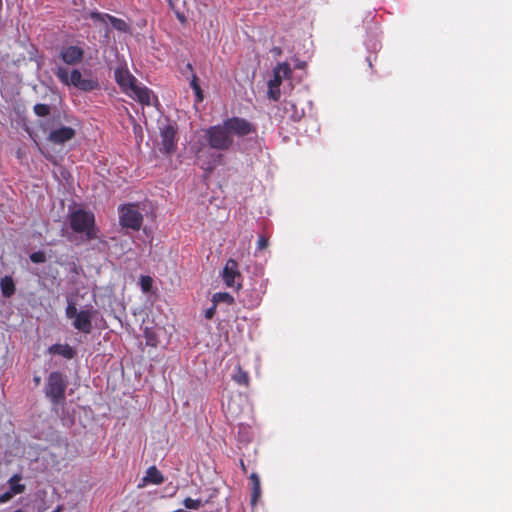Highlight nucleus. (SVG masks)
Wrapping results in <instances>:
<instances>
[{
  "label": "nucleus",
  "instance_id": "1",
  "mask_svg": "<svg viewBox=\"0 0 512 512\" xmlns=\"http://www.w3.org/2000/svg\"><path fill=\"white\" fill-rule=\"evenodd\" d=\"M206 144L217 151H228L234 145V138H244L257 133V127L243 117H229L220 124L203 130Z\"/></svg>",
  "mask_w": 512,
  "mask_h": 512
},
{
  "label": "nucleus",
  "instance_id": "35",
  "mask_svg": "<svg viewBox=\"0 0 512 512\" xmlns=\"http://www.w3.org/2000/svg\"><path fill=\"white\" fill-rule=\"evenodd\" d=\"M14 494L11 491H6L0 495V504H4L12 499Z\"/></svg>",
  "mask_w": 512,
  "mask_h": 512
},
{
  "label": "nucleus",
  "instance_id": "43",
  "mask_svg": "<svg viewBox=\"0 0 512 512\" xmlns=\"http://www.w3.org/2000/svg\"><path fill=\"white\" fill-rule=\"evenodd\" d=\"M305 65V63H299V65H297L298 68H303V66Z\"/></svg>",
  "mask_w": 512,
  "mask_h": 512
},
{
  "label": "nucleus",
  "instance_id": "23",
  "mask_svg": "<svg viewBox=\"0 0 512 512\" xmlns=\"http://www.w3.org/2000/svg\"><path fill=\"white\" fill-rule=\"evenodd\" d=\"M34 113L39 117H46L50 114V106L43 103H37L33 107Z\"/></svg>",
  "mask_w": 512,
  "mask_h": 512
},
{
  "label": "nucleus",
  "instance_id": "13",
  "mask_svg": "<svg viewBox=\"0 0 512 512\" xmlns=\"http://www.w3.org/2000/svg\"><path fill=\"white\" fill-rule=\"evenodd\" d=\"M151 90L147 87H141L137 83L130 89L128 95L139 101L143 105L151 104Z\"/></svg>",
  "mask_w": 512,
  "mask_h": 512
},
{
  "label": "nucleus",
  "instance_id": "20",
  "mask_svg": "<svg viewBox=\"0 0 512 512\" xmlns=\"http://www.w3.org/2000/svg\"><path fill=\"white\" fill-rule=\"evenodd\" d=\"M212 302L216 305L218 303H226L228 305H233L235 303V299L228 292H217L213 294Z\"/></svg>",
  "mask_w": 512,
  "mask_h": 512
},
{
  "label": "nucleus",
  "instance_id": "42",
  "mask_svg": "<svg viewBox=\"0 0 512 512\" xmlns=\"http://www.w3.org/2000/svg\"><path fill=\"white\" fill-rule=\"evenodd\" d=\"M201 152H202V150H201V149H199V150L197 151L196 156H197L198 158H200V157H201Z\"/></svg>",
  "mask_w": 512,
  "mask_h": 512
},
{
  "label": "nucleus",
  "instance_id": "10",
  "mask_svg": "<svg viewBox=\"0 0 512 512\" xmlns=\"http://www.w3.org/2000/svg\"><path fill=\"white\" fill-rule=\"evenodd\" d=\"M84 50L75 45L62 47L60 51V58L67 65H77L82 62L84 58Z\"/></svg>",
  "mask_w": 512,
  "mask_h": 512
},
{
  "label": "nucleus",
  "instance_id": "29",
  "mask_svg": "<svg viewBox=\"0 0 512 512\" xmlns=\"http://www.w3.org/2000/svg\"><path fill=\"white\" fill-rule=\"evenodd\" d=\"M30 260L33 263H44L46 261L45 253L42 251L34 252L30 255Z\"/></svg>",
  "mask_w": 512,
  "mask_h": 512
},
{
  "label": "nucleus",
  "instance_id": "18",
  "mask_svg": "<svg viewBox=\"0 0 512 512\" xmlns=\"http://www.w3.org/2000/svg\"><path fill=\"white\" fill-rule=\"evenodd\" d=\"M144 481L152 484L159 485L163 483L164 477L162 473L156 468V466H151L146 471V476L144 477Z\"/></svg>",
  "mask_w": 512,
  "mask_h": 512
},
{
  "label": "nucleus",
  "instance_id": "11",
  "mask_svg": "<svg viewBox=\"0 0 512 512\" xmlns=\"http://www.w3.org/2000/svg\"><path fill=\"white\" fill-rule=\"evenodd\" d=\"M161 150L166 154H170L175 151V136L176 129L172 125H167L161 129Z\"/></svg>",
  "mask_w": 512,
  "mask_h": 512
},
{
  "label": "nucleus",
  "instance_id": "27",
  "mask_svg": "<svg viewBox=\"0 0 512 512\" xmlns=\"http://www.w3.org/2000/svg\"><path fill=\"white\" fill-rule=\"evenodd\" d=\"M183 505L188 509H199L202 506V501L187 497L184 499Z\"/></svg>",
  "mask_w": 512,
  "mask_h": 512
},
{
  "label": "nucleus",
  "instance_id": "6",
  "mask_svg": "<svg viewBox=\"0 0 512 512\" xmlns=\"http://www.w3.org/2000/svg\"><path fill=\"white\" fill-rule=\"evenodd\" d=\"M242 279L239 271V265L236 260L230 258L226 261V264L222 271V280L227 287L236 288L239 290L242 286L240 280Z\"/></svg>",
  "mask_w": 512,
  "mask_h": 512
},
{
  "label": "nucleus",
  "instance_id": "39",
  "mask_svg": "<svg viewBox=\"0 0 512 512\" xmlns=\"http://www.w3.org/2000/svg\"><path fill=\"white\" fill-rule=\"evenodd\" d=\"M240 466H241L242 471H243L244 473H247V468H246V466H245V464H244V461H243V460H241V461H240Z\"/></svg>",
  "mask_w": 512,
  "mask_h": 512
},
{
  "label": "nucleus",
  "instance_id": "44",
  "mask_svg": "<svg viewBox=\"0 0 512 512\" xmlns=\"http://www.w3.org/2000/svg\"><path fill=\"white\" fill-rule=\"evenodd\" d=\"M187 68L192 70V65L190 63L187 64Z\"/></svg>",
  "mask_w": 512,
  "mask_h": 512
},
{
  "label": "nucleus",
  "instance_id": "5",
  "mask_svg": "<svg viewBox=\"0 0 512 512\" xmlns=\"http://www.w3.org/2000/svg\"><path fill=\"white\" fill-rule=\"evenodd\" d=\"M119 223L123 228L133 231L140 230L143 223V216L139 211L138 205L128 203L119 207Z\"/></svg>",
  "mask_w": 512,
  "mask_h": 512
},
{
  "label": "nucleus",
  "instance_id": "32",
  "mask_svg": "<svg viewBox=\"0 0 512 512\" xmlns=\"http://www.w3.org/2000/svg\"><path fill=\"white\" fill-rule=\"evenodd\" d=\"M260 301H261V298H260L259 294H256L255 296L251 297V299H249L247 301L244 300L245 305L248 308H254V307L258 306Z\"/></svg>",
  "mask_w": 512,
  "mask_h": 512
},
{
  "label": "nucleus",
  "instance_id": "19",
  "mask_svg": "<svg viewBox=\"0 0 512 512\" xmlns=\"http://www.w3.org/2000/svg\"><path fill=\"white\" fill-rule=\"evenodd\" d=\"M22 477L19 474H14L9 480V491H11L14 495L21 494L25 491V485L21 484Z\"/></svg>",
  "mask_w": 512,
  "mask_h": 512
},
{
  "label": "nucleus",
  "instance_id": "4",
  "mask_svg": "<svg viewBox=\"0 0 512 512\" xmlns=\"http://www.w3.org/2000/svg\"><path fill=\"white\" fill-rule=\"evenodd\" d=\"M66 377L58 371L51 372L45 386V396L53 405H62L66 400Z\"/></svg>",
  "mask_w": 512,
  "mask_h": 512
},
{
  "label": "nucleus",
  "instance_id": "41",
  "mask_svg": "<svg viewBox=\"0 0 512 512\" xmlns=\"http://www.w3.org/2000/svg\"><path fill=\"white\" fill-rule=\"evenodd\" d=\"M62 510V507L61 506H58L55 510H53L52 512H60Z\"/></svg>",
  "mask_w": 512,
  "mask_h": 512
},
{
  "label": "nucleus",
  "instance_id": "34",
  "mask_svg": "<svg viewBox=\"0 0 512 512\" xmlns=\"http://www.w3.org/2000/svg\"><path fill=\"white\" fill-rule=\"evenodd\" d=\"M216 308L217 305L213 303V305L210 308L206 309L204 313L205 318L208 320L212 319L216 313Z\"/></svg>",
  "mask_w": 512,
  "mask_h": 512
},
{
  "label": "nucleus",
  "instance_id": "26",
  "mask_svg": "<svg viewBox=\"0 0 512 512\" xmlns=\"http://www.w3.org/2000/svg\"><path fill=\"white\" fill-rule=\"evenodd\" d=\"M153 285V280L150 276H141L140 286L144 293H148Z\"/></svg>",
  "mask_w": 512,
  "mask_h": 512
},
{
  "label": "nucleus",
  "instance_id": "3",
  "mask_svg": "<svg viewBox=\"0 0 512 512\" xmlns=\"http://www.w3.org/2000/svg\"><path fill=\"white\" fill-rule=\"evenodd\" d=\"M55 75L62 84L67 86H74L84 92L97 90L100 87L97 80L83 78L81 72L78 69H73L69 73L67 68L58 67L55 71Z\"/></svg>",
  "mask_w": 512,
  "mask_h": 512
},
{
  "label": "nucleus",
  "instance_id": "12",
  "mask_svg": "<svg viewBox=\"0 0 512 512\" xmlns=\"http://www.w3.org/2000/svg\"><path fill=\"white\" fill-rule=\"evenodd\" d=\"M73 326L78 331L89 334L92 331V311L81 310L74 318Z\"/></svg>",
  "mask_w": 512,
  "mask_h": 512
},
{
  "label": "nucleus",
  "instance_id": "40",
  "mask_svg": "<svg viewBox=\"0 0 512 512\" xmlns=\"http://www.w3.org/2000/svg\"><path fill=\"white\" fill-rule=\"evenodd\" d=\"M33 380H34L36 385H39L40 381H41V378L39 376H35Z\"/></svg>",
  "mask_w": 512,
  "mask_h": 512
},
{
  "label": "nucleus",
  "instance_id": "33",
  "mask_svg": "<svg viewBox=\"0 0 512 512\" xmlns=\"http://www.w3.org/2000/svg\"><path fill=\"white\" fill-rule=\"evenodd\" d=\"M268 247V238L264 235H261L257 241V249L264 250Z\"/></svg>",
  "mask_w": 512,
  "mask_h": 512
},
{
  "label": "nucleus",
  "instance_id": "15",
  "mask_svg": "<svg viewBox=\"0 0 512 512\" xmlns=\"http://www.w3.org/2000/svg\"><path fill=\"white\" fill-rule=\"evenodd\" d=\"M50 354H58L66 359H73L76 351L68 344H53L48 348Z\"/></svg>",
  "mask_w": 512,
  "mask_h": 512
},
{
  "label": "nucleus",
  "instance_id": "22",
  "mask_svg": "<svg viewBox=\"0 0 512 512\" xmlns=\"http://www.w3.org/2000/svg\"><path fill=\"white\" fill-rule=\"evenodd\" d=\"M232 378L239 385L248 386L249 384V375L240 366L237 367V371Z\"/></svg>",
  "mask_w": 512,
  "mask_h": 512
},
{
  "label": "nucleus",
  "instance_id": "25",
  "mask_svg": "<svg viewBox=\"0 0 512 512\" xmlns=\"http://www.w3.org/2000/svg\"><path fill=\"white\" fill-rule=\"evenodd\" d=\"M282 77H289L291 75V68L287 62L279 63L275 69Z\"/></svg>",
  "mask_w": 512,
  "mask_h": 512
},
{
  "label": "nucleus",
  "instance_id": "37",
  "mask_svg": "<svg viewBox=\"0 0 512 512\" xmlns=\"http://www.w3.org/2000/svg\"><path fill=\"white\" fill-rule=\"evenodd\" d=\"M176 16H177L179 21H181V22H185L186 21V18H185V16L183 14L177 13Z\"/></svg>",
  "mask_w": 512,
  "mask_h": 512
},
{
  "label": "nucleus",
  "instance_id": "24",
  "mask_svg": "<svg viewBox=\"0 0 512 512\" xmlns=\"http://www.w3.org/2000/svg\"><path fill=\"white\" fill-rule=\"evenodd\" d=\"M144 336L146 339V345L151 346V347L157 346L158 341H157L155 333L152 330L146 328L144 331Z\"/></svg>",
  "mask_w": 512,
  "mask_h": 512
},
{
  "label": "nucleus",
  "instance_id": "9",
  "mask_svg": "<svg viewBox=\"0 0 512 512\" xmlns=\"http://www.w3.org/2000/svg\"><path fill=\"white\" fill-rule=\"evenodd\" d=\"M90 18L95 22H100L103 24H107V21H109L112 27L117 31L124 33L129 31V25L123 19L116 18L110 14L91 12Z\"/></svg>",
  "mask_w": 512,
  "mask_h": 512
},
{
  "label": "nucleus",
  "instance_id": "21",
  "mask_svg": "<svg viewBox=\"0 0 512 512\" xmlns=\"http://www.w3.org/2000/svg\"><path fill=\"white\" fill-rule=\"evenodd\" d=\"M190 86L193 89L195 96H196V102L201 103L204 99L203 91L199 84V79L196 74H192V78L190 81Z\"/></svg>",
  "mask_w": 512,
  "mask_h": 512
},
{
  "label": "nucleus",
  "instance_id": "17",
  "mask_svg": "<svg viewBox=\"0 0 512 512\" xmlns=\"http://www.w3.org/2000/svg\"><path fill=\"white\" fill-rule=\"evenodd\" d=\"M1 293L4 297L9 298L15 293V283L10 276H4L0 280Z\"/></svg>",
  "mask_w": 512,
  "mask_h": 512
},
{
  "label": "nucleus",
  "instance_id": "38",
  "mask_svg": "<svg viewBox=\"0 0 512 512\" xmlns=\"http://www.w3.org/2000/svg\"><path fill=\"white\" fill-rule=\"evenodd\" d=\"M272 52L276 55H280L282 53L281 49L279 47H274L272 49Z\"/></svg>",
  "mask_w": 512,
  "mask_h": 512
},
{
  "label": "nucleus",
  "instance_id": "8",
  "mask_svg": "<svg viewBox=\"0 0 512 512\" xmlns=\"http://www.w3.org/2000/svg\"><path fill=\"white\" fill-rule=\"evenodd\" d=\"M76 135V131L72 127L61 126L56 129H52L47 137V140L55 145H62L72 140Z\"/></svg>",
  "mask_w": 512,
  "mask_h": 512
},
{
  "label": "nucleus",
  "instance_id": "30",
  "mask_svg": "<svg viewBox=\"0 0 512 512\" xmlns=\"http://www.w3.org/2000/svg\"><path fill=\"white\" fill-rule=\"evenodd\" d=\"M268 88V97L277 101L281 96L280 88L275 86H268Z\"/></svg>",
  "mask_w": 512,
  "mask_h": 512
},
{
  "label": "nucleus",
  "instance_id": "14",
  "mask_svg": "<svg viewBox=\"0 0 512 512\" xmlns=\"http://www.w3.org/2000/svg\"><path fill=\"white\" fill-rule=\"evenodd\" d=\"M115 78L121 88L128 94L130 89L136 84V79L128 71L116 70Z\"/></svg>",
  "mask_w": 512,
  "mask_h": 512
},
{
  "label": "nucleus",
  "instance_id": "16",
  "mask_svg": "<svg viewBox=\"0 0 512 512\" xmlns=\"http://www.w3.org/2000/svg\"><path fill=\"white\" fill-rule=\"evenodd\" d=\"M251 481V504L255 506L261 497V483L257 473H252L249 477Z\"/></svg>",
  "mask_w": 512,
  "mask_h": 512
},
{
  "label": "nucleus",
  "instance_id": "31",
  "mask_svg": "<svg viewBox=\"0 0 512 512\" xmlns=\"http://www.w3.org/2000/svg\"><path fill=\"white\" fill-rule=\"evenodd\" d=\"M282 83V75L279 74L277 71L274 70V77L268 82V86H275L279 87Z\"/></svg>",
  "mask_w": 512,
  "mask_h": 512
},
{
  "label": "nucleus",
  "instance_id": "7",
  "mask_svg": "<svg viewBox=\"0 0 512 512\" xmlns=\"http://www.w3.org/2000/svg\"><path fill=\"white\" fill-rule=\"evenodd\" d=\"M305 115L303 108H298L292 100L285 99L278 108V116L281 122H299Z\"/></svg>",
  "mask_w": 512,
  "mask_h": 512
},
{
  "label": "nucleus",
  "instance_id": "28",
  "mask_svg": "<svg viewBox=\"0 0 512 512\" xmlns=\"http://www.w3.org/2000/svg\"><path fill=\"white\" fill-rule=\"evenodd\" d=\"M65 313L67 318H75L79 314L76 304L74 302H69L66 307Z\"/></svg>",
  "mask_w": 512,
  "mask_h": 512
},
{
  "label": "nucleus",
  "instance_id": "36",
  "mask_svg": "<svg viewBox=\"0 0 512 512\" xmlns=\"http://www.w3.org/2000/svg\"><path fill=\"white\" fill-rule=\"evenodd\" d=\"M221 162H222V155L218 154L217 156L214 157L213 162L209 163V165L206 169L212 170L216 167L217 164H220Z\"/></svg>",
  "mask_w": 512,
  "mask_h": 512
},
{
  "label": "nucleus",
  "instance_id": "2",
  "mask_svg": "<svg viewBox=\"0 0 512 512\" xmlns=\"http://www.w3.org/2000/svg\"><path fill=\"white\" fill-rule=\"evenodd\" d=\"M70 228L75 233L84 234L87 241L98 238V229L95 225V216L84 209H76L69 214Z\"/></svg>",
  "mask_w": 512,
  "mask_h": 512
}]
</instances>
